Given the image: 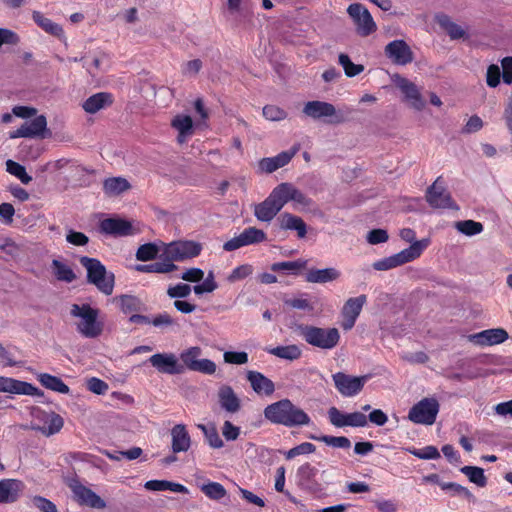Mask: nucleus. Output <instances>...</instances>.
<instances>
[{
	"mask_svg": "<svg viewBox=\"0 0 512 512\" xmlns=\"http://www.w3.org/2000/svg\"><path fill=\"white\" fill-rule=\"evenodd\" d=\"M263 414L265 419L272 424L288 428L305 426L311 422L309 415L287 398L267 405Z\"/></svg>",
	"mask_w": 512,
	"mask_h": 512,
	"instance_id": "obj_1",
	"label": "nucleus"
},
{
	"mask_svg": "<svg viewBox=\"0 0 512 512\" xmlns=\"http://www.w3.org/2000/svg\"><path fill=\"white\" fill-rule=\"evenodd\" d=\"M79 261L87 271V282L94 285L103 294L111 295L115 284L114 273L107 271L106 267L97 258L82 256Z\"/></svg>",
	"mask_w": 512,
	"mask_h": 512,
	"instance_id": "obj_2",
	"label": "nucleus"
},
{
	"mask_svg": "<svg viewBox=\"0 0 512 512\" xmlns=\"http://www.w3.org/2000/svg\"><path fill=\"white\" fill-rule=\"evenodd\" d=\"M295 331L311 346L330 350L336 347L340 340L337 328H321L312 325L298 324Z\"/></svg>",
	"mask_w": 512,
	"mask_h": 512,
	"instance_id": "obj_3",
	"label": "nucleus"
},
{
	"mask_svg": "<svg viewBox=\"0 0 512 512\" xmlns=\"http://www.w3.org/2000/svg\"><path fill=\"white\" fill-rule=\"evenodd\" d=\"M429 240L422 239L411 244L408 248L372 264L377 271H386L401 266L418 258L423 250L428 246Z\"/></svg>",
	"mask_w": 512,
	"mask_h": 512,
	"instance_id": "obj_4",
	"label": "nucleus"
},
{
	"mask_svg": "<svg viewBox=\"0 0 512 512\" xmlns=\"http://www.w3.org/2000/svg\"><path fill=\"white\" fill-rule=\"evenodd\" d=\"M70 313L73 317H80L82 319L77 325V329L85 337L95 338L101 334L102 327L97 322V309L92 308L89 304H73Z\"/></svg>",
	"mask_w": 512,
	"mask_h": 512,
	"instance_id": "obj_5",
	"label": "nucleus"
},
{
	"mask_svg": "<svg viewBox=\"0 0 512 512\" xmlns=\"http://www.w3.org/2000/svg\"><path fill=\"white\" fill-rule=\"evenodd\" d=\"M201 251L202 245L199 242L192 240L173 241L165 245L160 258H164L171 263L181 262L199 256Z\"/></svg>",
	"mask_w": 512,
	"mask_h": 512,
	"instance_id": "obj_6",
	"label": "nucleus"
},
{
	"mask_svg": "<svg viewBox=\"0 0 512 512\" xmlns=\"http://www.w3.org/2000/svg\"><path fill=\"white\" fill-rule=\"evenodd\" d=\"M302 111L307 117L314 120L325 119L326 123L333 125L341 124L347 119L333 104L319 100L308 101Z\"/></svg>",
	"mask_w": 512,
	"mask_h": 512,
	"instance_id": "obj_7",
	"label": "nucleus"
},
{
	"mask_svg": "<svg viewBox=\"0 0 512 512\" xmlns=\"http://www.w3.org/2000/svg\"><path fill=\"white\" fill-rule=\"evenodd\" d=\"M440 404L437 399L423 398L414 404L408 413V419L415 424L432 425L435 423Z\"/></svg>",
	"mask_w": 512,
	"mask_h": 512,
	"instance_id": "obj_8",
	"label": "nucleus"
},
{
	"mask_svg": "<svg viewBox=\"0 0 512 512\" xmlns=\"http://www.w3.org/2000/svg\"><path fill=\"white\" fill-rule=\"evenodd\" d=\"M32 416L41 422L43 425L32 423L30 428L32 430L41 432L43 435L49 437L58 433L64 425V419L61 415L50 411H44L40 408H34L31 412Z\"/></svg>",
	"mask_w": 512,
	"mask_h": 512,
	"instance_id": "obj_9",
	"label": "nucleus"
},
{
	"mask_svg": "<svg viewBox=\"0 0 512 512\" xmlns=\"http://www.w3.org/2000/svg\"><path fill=\"white\" fill-rule=\"evenodd\" d=\"M347 13L356 25L358 35L367 37L377 30V25L372 15L362 4H350L347 8Z\"/></svg>",
	"mask_w": 512,
	"mask_h": 512,
	"instance_id": "obj_10",
	"label": "nucleus"
},
{
	"mask_svg": "<svg viewBox=\"0 0 512 512\" xmlns=\"http://www.w3.org/2000/svg\"><path fill=\"white\" fill-rule=\"evenodd\" d=\"M51 136L47 128V119L44 115H38L31 121L24 122L17 130L10 132L9 137L15 138H40L45 139Z\"/></svg>",
	"mask_w": 512,
	"mask_h": 512,
	"instance_id": "obj_11",
	"label": "nucleus"
},
{
	"mask_svg": "<svg viewBox=\"0 0 512 512\" xmlns=\"http://www.w3.org/2000/svg\"><path fill=\"white\" fill-rule=\"evenodd\" d=\"M332 377L339 393L345 397H352L363 389L369 375L351 376L344 372H337Z\"/></svg>",
	"mask_w": 512,
	"mask_h": 512,
	"instance_id": "obj_12",
	"label": "nucleus"
},
{
	"mask_svg": "<svg viewBox=\"0 0 512 512\" xmlns=\"http://www.w3.org/2000/svg\"><path fill=\"white\" fill-rule=\"evenodd\" d=\"M317 473L318 470L306 462L297 469L296 477L297 484L301 489L320 497L324 494V487L316 480Z\"/></svg>",
	"mask_w": 512,
	"mask_h": 512,
	"instance_id": "obj_13",
	"label": "nucleus"
},
{
	"mask_svg": "<svg viewBox=\"0 0 512 512\" xmlns=\"http://www.w3.org/2000/svg\"><path fill=\"white\" fill-rule=\"evenodd\" d=\"M68 486L72 490L74 498L79 504L86 505L94 509H104L106 507V502L90 488L82 485L78 479H70Z\"/></svg>",
	"mask_w": 512,
	"mask_h": 512,
	"instance_id": "obj_14",
	"label": "nucleus"
},
{
	"mask_svg": "<svg viewBox=\"0 0 512 512\" xmlns=\"http://www.w3.org/2000/svg\"><path fill=\"white\" fill-rule=\"evenodd\" d=\"M441 177H438L432 185L427 188L426 201L433 208H448L458 210V206L453 201L450 193L445 191L441 184Z\"/></svg>",
	"mask_w": 512,
	"mask_h": 512,
	"instance_id": "obj_15",
	"label": "nucleus"
},
{
	"mask_svg": "<svg viewBox=\"0 0 512 512\" xmlns=\"http://www.w3.org/2000/svg\"><path fill=\"white\" fill-rule=\"evenodd\" d=\"M385 56L395 65H407L414 60L410 46L402 39L389 42L384 48Z\"/></svg>",
	"mask_w": 512,
	"mask_h": 512,
	"instance_id": "obj_16",
	"label": "nucleus"
},
{
	"mask_svg": "<svg viewBox=\"0 0 512 512\" xmlns=\"http://www.w3.org/2000/svg\"><path fill=\"white\" fill-rule=\"evenodd\" d=\"M330 423L335 427H365L368 423L367 416L361 412L343 413L336 407L328 410Z\"/></svg>",
	"mask_w": 512,
	"mask_h": 512,
	"instance_id": "obj_17",
	"label": "nucleus"
},
{
	"mask_svg": "<svg viewBox=\"0 0 512 512\" xmlns=\"http://www.w3.org/2000/svg\"><path fill=\"white\" fill-rule=\"evenodd\" d=\"M148 362L159 373L176 375L184 372V366L180 365L173 353H156L148 359Z\"/></svg>",
	"mask_w": 512,
	"mask_h": 512,
	"instance_id": "obj_18",
	"label": "nucleus"
},
{
	"mask_svg": "<svg viewBox=\"0 0 512 512\" xmlns=\"http://www.w3.org/2000/svg\"><path fill=\"white\" fill-rule=\"evenodd\" d=\"M100 231L114 237H124L134 235L136 230L132 223L120 217H109L100 222Z\"/></svg>",
	"mask_w": 512,
	"mask_h": 512,
	"instance_id": "obj_19",
	"label": "nucleus"
},
{
	"mask_svg": "<svg viewBox=\"0 0 512 512\" xmlns=\"http://www.w3.org/2000/svg\"><path fill=\"white\" fill-rule=\"evenodd\" d=\"M469 341L479 346H491L501 344L509 338L503 328H493L469 335Z\"/></svg>",
	"mask_w": 512,
	"mask_h": 512,
	"instance_id": "obj_20",
	"label": "nucleus"
},
{
	"mask_svg": "<svg viewBox=\"0 0 512 512\" xmlns=\"http://www.w3.org/2000/svg\"><path fill=\"white\" fill-rule=\"evenodd\" d=\"M298 149L297 146H294L290 150L283 151L274 157L262 158L259 161V168L263 172L272 173L287 165L298 152Z\"/></svg>",
	"mask_w": 512,
	"mask_h": 512,
	"instance_id": "obj_21",
	"label": "nucleus"
},
{
	"mask_svg": "<svg viewBox=\"0 0 512 512\" xmlns=\"http://www.w3.org/2000/svg\"><path fill=\"white\" fill-rule=\"evenodd\" d=\"M396 85L404 94L405 99L411 102V105L415 110L420 111L424 108L425 101L416 84L407 78L398 77Z\"/></svg>",
	"mask_w": 512,
	"mask_h": 512,
	"instance_id": "obj_22",
	"label": "nucleus"
},
{
	"mask_svg": "<svg viewBox=\"0 0 512 512\" xmlns=\"http://www.w3.org/2000/svg\"><path fill=\"white\" fill-rule=\"evenodd\" d=\"M246 378L253 391L258 395L270 396L275 391V384L273 381L258 371H248Z\"/></svg>",
	"mask_w": 512,
	"mask_h": 512,
	"instance_id": "obj_23",
	"label": "nucleus"
},
{
	"mask_svg": "<svg viewBox=\"0 0 512 512\" xmlns=\"http://www.w3.org/2000/svg\"><path fill=\"white\" fill-rule=\"evenodd\" d=\"M278 222L282 230L295 231L300 239L307 234V224L297 215L284 212L278 217Z\"/></svg>",
	"mask_w": 512,
	"mask_h": 512,
	"instance_id": "obj_24",
	"label": "nucleus"
},
{
	"mask_svg": "<svg viewBox=\"0 0 512 512\" xmlns=\"http://www.w3.org/2000/svg\"><path fill=\"white\" fill-rule=\"evenodd\" d=\"M171 449L173 453L186 452L191 446V437L184 424H176L171 429Z\"/></svg>",
	"mask_w": 512,
	"mask_h": 512,
	"instance_id": "obj_25",
	"label": "nucleus"
},
{
	"mask_svg": "<svg viewBox=\"0 0 512 512\" xmlns=\"http://www.w3.org/2000/svg\"><path fill=\"white\" fill-rule=\"evenodd\" d=\"M340 276V271L334 267L324 269L311 268L305 274V281L308 283L325 284L338 280Z\"/></svg>",
	"mask_w": 512,
	"mask_h": 512,
	"instance_id": "obj_26",
	"label": "nucleus"
},
{
	"mask_svg": "<svg viewBox=\"0 0 512 512\" xmlns=\"http://www.w3.org/2000/svg\"><path fill=\"white\" fill-rule=\"evenodd\" d=\"M219 403L221 408L230 413L240 410V399L235 394L231 386L223 385L218 391Z\"/></svg>",
	"mask_w": 512,
	"mask_h": 512,
	"instance_id": "obj_27",
	"label": "nucleus"
},
{
	"mask_svg": "<svg viewBox=\"0 0 512 512\" xmlns=\"http://www.w3.org/2000/svg\"><path fill=\"white\" fill-rule=\"evenodd\" d=\"M280 211L270 196L254 205V216L262 222H271Z\"/></svg>",
	"mask_w": 512,
	"mask_h": 512,
	"instance_id": "obj_28",
	"label": "nucleus"
},
{
	"mask_svg": "<svg viewBox=\"0 0 512 512\" xmlns=\"http://www.w3.org/2000/svg\"><path fill=\"white\" fill-rule=\"evenodd\" d=\"M171 126L178 131L177 140L179 143H183L186 137L193 133V120L189 115H176L172 119Z\"/></svg>",
	"mask_w": 512,
	"mask_h": 512,
	"instance_id": "obj_29",
	"label": "nucleus"
},
{
	"mask_svg": "<svg viewBox=\"0 0 512 512\" xmlns=\"http://www.w3.org/2000/svg\"><path fill=\"white\" fill-rule=\"evenodd\" d=\"M435 21L442 29L447 32L449 37L453 40L463 38L466 34L461 26L453 22L451 18L444 13L436 14Z\"/></svg>",
	"mask_w": 512,
	"mask_h": 512,
	"instance_id": "obj_30",
	"label": "nucleus"
},
{
	"mask_svg": "<svg viewBox=\"0 0 512 512\" xmlns=\"http://www.w3.org/2000/svg\"><path fill=\"white\" fill-rule=\"evenodd\" d=\"M32 19L46 33L58 38L64 36L63 28L59 24L53 22L51 19L45 17L41 12L33 11Z\"/></svg>",
	"mask_w": 512,
	"mask_h": 512,
	"instance_id": "obj_31",
	"label": "nucleus"
},
{
	"mask_svg": "<svg viewBox=\"0 0 512 512\" xmlns=\"http://www.w3.org/2000/svg\"><path fill=\"white\" fill-rule=\"evenodd\" d=\"M95 174V170L93 168L85 167L81 164H77L76 162H73L69 166V176L71 179L81 187H88L91 184L90 179L87 177V175Z\"/></svg>",
	"mask_w": 512,
	"mask_h": 512,
	"instance_id": "obj_32",
	"label": "nucleus"
},
{
	"mask_svg": "<svg viewBox=\"0 0 512 512\" xmlns=\"http://www.w3.org/2000/svg\"><path fill=\"white\" fill-rule=\"evenodd\" d=\"M130 188V183L123 177H110L103 182V191L108 196L120 195Z\"/></svg>",
	"mask_w": 512,
	"mask_h": 512,
	"instance_id": "obj_33",
	"label": "nucleus"
},
{
	"mask_svg": "<svg viewBox=\"0 0 512 512\" xmlns=\"http://www.w3.org/2000/svg\"><path fill=\"white\" fill-rule=\"evenodd\" d=\"M109 103H111V95L106 92H99L85 100L83 109L87 113L94 114Z\"/></svg>",
	"mask_w": 512,
	"mask_h": 512,
	"instance_id": "obj_34",
	"label": "nucleus"
},
{
	"mask_svg": "<svg viewBox=\"0 0 512 512\" xmlns=\"http://www.w3.org/2000/svg\"><path fill=\"white\" fill-rule=\"evenodd\" d=\"M144 488L148 491H166L170 490L176 493H187L188 489L179 483L168 480H149L144 484Z\"/></svg>",
	"mask_w": 512,
	"mask_h": 512,
	"instance_id": "obj_35",
	"label": "nucleus"
},
{
	"mask_svg": "<svg viewBox=\"0 0 512 512\" xmlns=\"http://www.w3.org/2000/svg\"><path fill=\"white\" fill-rule=\"evenodd\" d=\"M291 187L292 183L282 182L274 187L269 194L280 210L291 201Z\"/></svg>",
	"mask_w": 512,
	"mask_h": 512,
	"instance_id": "obj_36",
	"label": "nucleus"
},
{
	"mask_svg": "<svg viewBox=\"0 0 512 512\" xmlns=\"http://www.w3.org/2000/svg\"><path fill=\"white\" fill-rule=\"evenodd\" d=\"M37 379L46 389L62 394H68L70 392V388L57 376L41 373L38 375Z\"/></svg>",
	"mask_w": 512,
	"mask_h": 512,
	"instance_id": "obj_37",
	"label": "nucleus"
},
{
	"mask_svg": "<svg viewBox=\"0 0 512 512\" xmlns=\"http://www.w3.org/2000/svg\"><path fill=\"white\" fill-rule=\"evenodd\" d=\"M9 393L16 395H30L36 397L44 396V392L39 388L35 387L34 385H32L31 383L17 380L14 378H12L11 380Z\"/></svg>",
	"mask_w": 512,
	"mask_h": 512,
	"instance_id": "obj_38",
	"label": "nucleus"
},
{
	"mask_svg": "<svg viewBox=\"0 0 512 512\" xmlns=\"http://www.w3.org/2000/svg\"><path fill=\"white\" fill-rule=\"evenodd\" d=\"M18 481L14 479L0 480V503H13L18 498Z\"/></svg>",
	"mask_w": 512,
	"mask_h": 512,
	"instance_id": "obj_39",
	"label": "nucleus"
},
{
	"mask_svg": "<svg viewBox=\"0 0 512 512\" xmlns=\"http://www.w3.org/2000/svg\"><path fill=\"white\" fill-rule=\"evenodd\" d=\"M162 259L163 261L161 262H155L151 264H138L135 266V270L144 273L165 274L175 271L178 268V266L175 265L174 263L166 261L164 258Z\"/></svg>",
	"mask_w": 512,
	"mask_h": 512,
	"instance_id": "obj_40",
	"label": "nucleus"
},
{
	"mask_svg": "<svg viewBox=\"0 0 512 512\" xmlns=\"http://www.w3.org/2000/svg\"><path fill=\"white\" fill-rule=\"evenodd\" d=\"M367 297L362 294L358 297L349 298L342 309L345 319L357 318L361 313L363 305L366 303Z\"/></svg>",
	"mask_w": 512,
	"mask_h": 512,
	"instance_id": "obj_41",
	"label": "nucleus"
},
{
	"mask_svg": "<svg viewBox=\"0 0 512 512\" xmlns=\"http://www.w3.org/2000/svg\"><path fill=\"white\" fill-rule=\"evenodd\" d=\"M53 274L58 281L71 283L76 279V274L71 267L61 262L60 260L53 259L51 263Z\"/></svg>",
	"mask_w": 512,
	"mask_h": 512,
	"instance_id": "obj_42",
	"label": "nucleus"
},
{
	"mask_svg": "<svg viewBox=\"0 0 512 512\" xmlns=\"http://www.w3.org/2000/svg\"><path fill=\"white\" fill-rule=\"evenodd\" d=\"M267 351L276 357L290 360V361L300 358V356L302 354L301 349L295 344L287 345V346H277V347L271 348Z\"/></svg>",
	"mask_w": 512,
	"mask_h": 512,
	"instance_id": "obj_43",
	"label": "nucleus"
},
{
	"mask_svg": "<svg viewBox=\"0 0 512 512\" xmlns=\"http://www.w3.org/2000/svg\"><path fill=\"white\" fill-rule=\"evenodd\" d=\"M197 428L203 432L210 447L215 449L223 447L224 443L220 438L219 433L214 424H198Z\"/></svg>",
	"mask_w": 512,
	"mask_h": 512,
	"instance_id": "obj_44",
	"label": "nucleus"
},
{
	"mask_svg": "<svg viewBox=\"0 0 512 512\" xmlns=\"http://www.w3.org/2000/svg\"><path fill=\"white\" fill-rule=\"evenodd\" d=\"M309 438L312 440L323 442L326 445L334 448L348 449L351 447V441L345 436L310 435Z\"/></svg>",
	"mask_w": 512,
	"mask_h": 512,
	"instance_id": "obj_45",
	"label": "nucleus"
},
{
	"mask_svg": "<svg viewBox=\"0 0 512 512\" xmlns=\"http://www.w3.org/2000/svg\"><path fill=\"white\" fill-rule=\"evenodd\" d=\"M460 471L465 474L469 481L479 487L487 485V477L484 475V469L477 466H463Z\"/></svg>",
	"mask_w": 512,
	"mask_h": 512,
	"instance_id": "obj_46",
	"label": "nucleus"
},
{
	"mask_svg": "<svg viewBox=\"0 0 512 512\" xmlns=\"http://www.w3.org/2000/svg\"><path fill=\"white\" fill-rule=\"evenodd\" d=\"M159 246L156 243L149 242L139 246L136 252V259L141 262L151 261L157 258Z\"/></svg>",
	"mask_w": 512,
	"mask_h": 512,
	"instance_id": "obj_47",
	"label": "nucleus"
},
{
	"mask_svg": "<svg viewBox=\"0 0 512 512\" xmlns=\"http://www.w3.org/2000/svg\"><path fill=\"white\" fill-rule=\"evenodd\" d=\"M338 62L343 67L345 75L349 78L355 77L364 71L362 64H354L345 53L339 54Z\"/></svg>",
	"mask_w": 512,
	"mask_h": 512,
	"instance_id": "obj_48",
	"label": "nucleus"
},
{
	"mask_svg": "<svg viewBox=\"0 0 512 512\" xmlns=\"http://www.w3.org/2000/svg\"><path fill=\"white\" fill-rule=\"evenodd\" d=\"M245 246L258 244L266 240V234L263 230L256 227H248L240 234Z\"/></svg>",
	"mask_w": 512,
	"mask_h": 512,
	"instance_id": "obj_49",
	"label": "nucleus"
},
{
	"mask_svg": "<svg viewBox=\"0 0 512 512\" xmlns=\"http://www.w3.org/2000/svg\"><path fill=\"white\" fill-rule=\"evenodd\" d=\"M202 355V349L198 346L190 347L180 354V360L182 363L180 365L184 366V370L188 369L191 371L193 366L195 365V362L199 359V357Z\"/></svg>",
	"mask_w": 512,
	"mask_h": 512,
	"instance_id": "obj_50",
	"label": "nucleus"
},
{
	"mask_svg": "<svg viewBox=\"0 0 512 512\" xmlns=\"http://www.w3.org/2000/svg\"><path fill=\"white\" fill-rule=\"evenodd\" d=\"M6 170L11 175L17 177L25 185L32 181V177L27 174L26 168L11 159L6 161Z\"/></svg>",
	"mask_w": 512,
	"mask_h": 512,
	"instance_id": "obj_51",
	"label": "nucleus"
},
{
	"mask_svg": "<svg viewBox=\"0 0 512 512\" xmlns=\"http://www.w3.org/2000/svg\"><path fill=\"white\" fill-rule=\"evenodd\" d=\"M120 306L123 313L139 312L142 310V301L133 295H121L119 297Z\"/></svg>",
	"mask_w": 512,
	"mask_h": 512,
	"instance_id": "obj_52",
	"label": "nucleus"
},
{
	"mask_svg": "<svg viewBox=\"0 0 512 512\" xmlns=\"http://www.w3.org/2000/svg\"><path fill=\"white\" fill-rule=\"evenodd\" d=\"M456 229L464 235L474 236L483 231V225L474 220H463L455 223Z\"/></svg>",
	"mask_w": 512,
	"mask_h": 512,
	"instance_id": "obj_53",
	"label": "nucleus"
},
{
	"mask_svg": "<svg viewBox=\"0 0 512 512\" xmlns=\"http://www.w3.org/2000/svg\"><path fill=\"white\" fill-rule=\"evenodd\" d=\"M307 265L306 260L298 259L295 261H284V262H277L273 263L270 267V269L274 272L278 271H292L297 272L301 269H304Z\"/></svg>",
	"mask_w": 512,
	"mask_h": 512,
	"instance_id": "obj_54",
	"label": "nucleus"
},
{
	"mask_svg": "<svg viewBox=\"0 0 512 512\" xmlns=\"http://www.w3.org/2000/svg\"><path fill=\"white\" fill-rule=\"evenodd\" d=\"M202 492L213 500H220L226 495L224 486L218 482H209L201 487Z\"/></svg>",
	"mask_w": 512,
	"mask_h": 512,
	"instance_id": "obj_55",
	"label": "nucleus"
},
{
	"mask_svg": "<svg viewBox=\"0 0 512 512\" xmlns=\"http://www.w3.org/2000/svg\"><path fill=\"white\" fill-rule=\"evenodd\" d=\"M262 114L269 121H282L287 118L288 113L276 105H265Z\"/></svg>",
	"mask_w": 512,
	"mask_h": 512,
	"instance_id": "obj_56",
	"label": "nucleus"
},
{
	"mask_svg": "<svg viewBox=\"0 0 512 512\" xmlns=\"http://www.w3.org/2000/svg\"><path fill=\"white\" fill-rule=\"evenodd\" d=\"M408 451L415 457L423 460L438 459L441 457L438 449L431 445L426 446L423 449L411 448L408 449Z\"/></svg>",
	"mask_w": 512,
	"mask_h": 512,
	"instance_id": "obj_57",
	"label": "nucleus"
},
{
	"mask_svg": "<svg viewBox=\"0 0 512 512\" xmlns=\"http://www.w3.org/2000/svg\"><path fill=\"white\" fill-rule=\"evenodd\" d=\"M192 288L189 284L179 283L175 286H170L167 289V295L170 298L180 300L182 298H186L190 295Z\"/></svg>",
	"mask_w": 512,
	"mask_h": 512,
	"instance_id": "obj_58",
	"label": "nucleus"
},
{
	"mask_svg": "<svg viewBox=\"0 0 512 512\" xmlns=\"http://www.w3.org/2000/svg\"><path fill=\"white\" fill-rule=\"evenodd\" d=\"M315 450H316L315 445H313L312 443H309V442H304V443H301V444L291 448L290 450H288L285 453V457H286V459L289 460L298 455L314 453Z\"/></svg>",
	"mask_w": 512,
	"mask_h": 512,
	"instance_id": "obj_59",
	"label": "nucleus"
},
{
	"mask_svg": "<svg viewBox=\"0 0 512 512\" xmlns=\"http://www.w3.org/2000/svg\"><path fill=\"white\" fill-rule=\"evenodd\" d=\"M252 272H253L252 265L243 264V265H240V266L236 267L235 269H233V271L227 277V280L230 283H234L236 281H239V280H242V279L248 277L249 275L252 274Z\"/></svg>",
	"mask_w": 512,
	"mask_h": 512,
	"instance_id": "obj_60",
	"label": "nucleus"
},
{
	"mask_svg": "<svg viewBox=\"0 0 512 512\" xmlns=\"http://www.w3.org/2000/svg\"><path fill=\"white\" fill-rule=\"evenodd\" d=\"M191 371L212 375L216 371V364L210 359H198Z\"/></svg>",
	"mask_w": 512,
	"mask_h": 512,
	"instance_id": "obj_61",
	"label": "nucleus"
},
{
	"mask_svg": "<svg viewBox=\"0 0 512 512\" xmlns=\"http://www.w3.org/2000/svg\"><path fill=\"white\" fill-rule=\"evenodd\" d=\"M223 357L229 364L243 365L248 362V354L244 351H226Z\"/></svg>",
	"mask_w": 512,
	"mask_h": 512,
	"instance_id": "obj_62",
	"label": "nucleus"
},
{
	"mask_svg": "<svg viewBox=\"0 0 512 512\" xmlns=\"http://www.w3.org/2000/svg\"><path fill=\"white\" fill-rule=\"evenodd\" d=\"M87 389L94 394L104 395L108 391L109 386L105 381L97 377H91L87 380Z\"/></svg>",
	"mask_w": 512,
	"mask_h": 512,
	"instance_id": "obj_63",
	"label": "nucleus"
},
{
	"mask_svg": "<svg viewBox=\"0 0 512 512\" xmlns=\"http://www.w3.org/2000/svg\"><path fill=\"white\" fill-rule=\"evenodd\" d=\"M32 503L40 512H58L56 505L45 497L34 496Z\"/></svg>",
	"mask_w": 512,
	"mask_h": 512,
	"instance_id": "obj_64",
	"label": "nucleus"
}]
</instances>
